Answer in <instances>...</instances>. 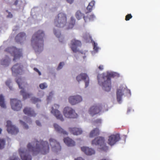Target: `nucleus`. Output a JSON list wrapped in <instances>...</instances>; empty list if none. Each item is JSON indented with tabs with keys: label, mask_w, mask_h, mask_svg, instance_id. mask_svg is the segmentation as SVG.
Returning <instances> with one entry per match:
<instances>
[{
	"label": "nucleus",
	"mask_w": 160,
	"mask_h": 160,
	"mask_svg": "<svg viewBox=\"0 0 160 160\" xmlns=\"http://www.w3.org/2000/svg\"><path fill=\"white\" fill-rule=\"evenodd\" d=\"M81 149L85 154L88 155H92L95 153V151L94 149L87 147H81Z\"/></svg>",
	"instance_id": "aec40b11"
},
{
	"label": "nucleus",
	"mask_w": 160,
	"mask_h": 160,
	"mask_svg": "<svg viewBox=\"0 0 160 160\" xmlns=\"http://www.w3.org/2000/svg\"><path fill=\"white\" fill-rule=\"evenodd\" d=\"M11 83V81L10 79H8L6 82V85L9 87L10 89L11 90L12 89V87L10 86Z\"/></svg>",
	"instance_id": "c9c22d12"
},
{
	"label": "nucleus",
	"mask_w": 160,
	"mask_h": 160,
	"mask_svg": "<svg viewBox=\"0 0 160 160\" xmlns=\"http://www.w3.org/2000/svg\"><path fill=\"white\" fill-rule=\"evenodd\" d=\"M5 143V140L3 139L0 138V149H2L4 148Z\"/></svg>",
	"instance_id": "2f4dec72"
},
{
	"label": "nucleus",
	"mask_w": 160,
	"mask_h": 160,
	"mask_svg": "<svg viewBox=\"0 0 160 160\" xmlns=\"http://www.w3.org/2000/svg\"><path fill=\"white\" fill-rule=\"evenodd\" d=\"M64 116L68 118H75L78 117V114L72 108L68 107L65 108L63 110Z\"/></svg>",
	"instance_id": "0eeeda50"
},
{
	"label": "nucleus",
	"mask_w": 160,
	"mask_h": 160,
	"mask_svg": "<svg viewBox=\"0 0 160 160\" xmlns=\"http://www.w3.org/2000/svg\"><path fill=\"white\" fill-rule=\"evenodd\" d=\"M58 160L57 159H53V160Z\"/></svg>",
	"instance_id": "5fc2aeb1"
},
{
	"label": "nucleus",
	"mask_w": 160,
	"mask_h": 160,
	"mask_svg": "<svg viewBox=\"0 0 160 160\" xmlns=\"http://www.w3.org/2000/svg\"><path fill=\"white\" fill-rule=\"evenodd\" d=\"M99 69L101 71L103 69V66L102 65H100L98 67Z\"/></svg>",
	"instance_id": "a18cd8bd"
},
{
	"label": "nucleus",
	"mask_w": 160,
	"mask_h": 160,
	"mask_svg": "<svg viewBox=\"0 0 160 160\" xmlns=\"http://www.w3.org/2000/svg\"><path fill=\"white\" fill-rule=\"evenodd\" d=\"M49 141L50 145L53 150L57 151L58 150L61 149V146L59 143L55 140L50 138Z\"/></svg>",
	"instance_id": "a211bd4d"
},
{
	"label": "nucleus",
	"mask_w": 160,
	"mask_h": 160,
	"mask_svg": "<svg viewBox=\"0 0 160 160\" xmlns=\"http://www.w3.org/2000/svg\"><path fill=\"white\" fill-rule=\"evenodd\" d=\"M31 100L32 102L34 103H35L38 102H40L41 101L40 99L35 97H32L31 98Z\"/></svg>",
	"instance_id": "473e14b6"
},
{
	"label": "nucleus",
	"mask_w": 160,
	"mask_h": 160,
	"mask_svg": "<svg viewBox=\"0 0 160 160\" xmlns=\"http://www.w3.org/2000/svg\"><path fill=\"white\" fill-rule=\"evenodd\" d=\"M76 79L78 82L84 80L85 83V88L88 87L89 85V79L86 73H81L77 76Z\"/></svg>",
	"instance_id": "f3484780"
},
{
	"label": "nucleus",
	"mask_w": 160,
	"mask_h": 160,
	"mask_svg": "<svg viewBox=\"0 0 160 160\" xmlns=\"http://www.w3.org/2000/svg\"><path fill=\"white\" fill-rule=\"evenodd\" d=\"M126 90L125 87H120V88L118 89L117 92V99L118 103H120L122 100V96L123 95V92Z\"/></svg>",
	"instance_id": "6ab92c4d"
},
{
	"label": "nucleus",
	"mask_w": 160,
	"mask_h": 160,
	"mask_svg": "<svg viewBox=\"0 0 160 160\" xmlns=\"http://www.w3.org/2000/svg\"><path fill=\"white\" fill-rule=\"evenodd\" d=\"M25 37V33L23 32H21L17 35L15 38V40L17 42L21 43L22 42V38Z\"/></svg>",
	"instance_id": "b1692460"
},
{
	"label": "nucleus",
	"mask_w": 160,
	"mask_h": 160,
	"mask_svg": "<svg viewBox=\"0 0 160 160\" xmlns=\"http://www.w3.org/2000/svg\"><path fill=\"white\" fill-rule=\"evenodd\" d=\"M132 18V16L131 14H128L125 17V20L126 21H128Z\"/></svg>",
	"instance_id": "e433bc0d"
},
{
	"label": "nucleus",
	"mask_w": 160,
	"mask_h": 160,
	"mask_svg": "<svg viewBox=\"0 0 160 160\" xmlns=\"http://www.w3.org/2000/svg\"><path fill=\"white\" fill-rule=\"evenodd\" d=\"M23 111L25 114L30 116L34 117L36 115V114L35 113L32 108L27 107L24 108Z\"/></svg>",
	"instance_id": "4be33fe9"
},
{
	"label": "nucleus",
	"mask_w": 160,
	"mask_h": 160,
	"mask_svg": "<svg viewBox=\"0 0 160 160\" xmlns=\"http://www.w3.org/2000/svg\"><path fill=\"white\" fill-rule=\"evenodd\" d=\"M53 32L55 35L56 36V37L58 38H60L61 33H60L59 32H57L55 30H54Z\"/></svg>",
	"instance_id": "37998d69"
},
{
	"label": "nucleus",
	"mask_w": 160,
	"mask_h": 160,
	"mask_svg": "<svg viewBox=\"0 0 160 160\" xmlns=\"http://www.w3.org/2000/svg\"><path fill=\"white\" fill-rule=\"evenodd\" d=\"M69 132L74 135H78L82 133V131L80 129L76 128H69Z\"/></svg>",
	"instance_id": "5701e85b"
},
{
	"label": "nucleus",
	"mask_w": 160,
	"mask_h": 160,
	"mask_svg": "<svg viewBox=\"0 0 160 160\" xmlns=\"http://www.w3.org/2000/svg\"><path fill=\"white\" fill-rule=\"evenodd\" d=\"M10 103L12 109L14 111H19L22 108V105L21 101L16 99H11Z\"/></svg>",
	"instance_id": "1a4fd4ad"
},
{
	"label": "nucleus",
	"mask_w": 160,
	"mask_h": 160,
	"mask_svg": "<svg viewBox=\"0 0 160 160\" xmlns=\"http://www.w3.org/2000/svg\"><path fill=\"white\" fill-rule=\"evenodd\" d=\"M67 1L70 4H71L73 1V0H67Z\"/></svg>",
	"instance_id": "3c124183"
},
{
	"label": "nucleus",
	"mask_w": 160,
	"mask_h": 160,
	"mask_svg": "<svg viewBox=\"0 0 160 160\" xmlns=\"http://www.w3.org/2000/svg\"><path fill=\"white\" fill-rule=\"evenodd\" d=\"M27 149L21 148L19 149V153L22 160H32L30 153L33 155L40 153L46 154L49 152V148L48 142L42 140L39 141L35 140L27 145Z\"/></svg>",
	"instance_id": "f257e3e1"
},
{
	"label": "nucleus",
	"mask_w": 160,
	"mask_h": 160,
	"mask_svg": "<svg viewBox=\"0 0 160 160\" xmlns=\"http://www.w3.org/2000/svg\"><path fill=\"white\" fill-rule=\"evenodd\" d=\"M95 2L94 1H92L89 3L88 5V8L90 6H92V7L94 6Z\"/></svg>",
	"instance_id": "79ce46f5"
},
{
	"label": "nucleus",
	"mask_w": 160,
	"mask_h": 160,
	"mask_svg": "<svg viewBox=\"0 0 160 160\" xmlns=\"http://www.w3.org/2000/svg\"><path fill=\"white\" fill-rule=\"evenodd\" d=\"M0 106L3 108H6L4 97L2 95H0Z\"/></svg>",
	"instance_id": "c85d7f7f"
},
{
	"label": "nucleus",
	"mask_w": 160,
	"mask_h": 160,
	"mask_svg": "<svg viewBox=\"0 0 160 160\" xmlns=\"http://www.w3.org/2000/svg\"><path fill=\"white\" fill-rule=\"evenodd\" d=\"M39 87L41 89H43L47 88V85L46 83L44 82L40 84Z\"/></svg>",
	"instance_id": "72a5a7b5"
},
{
	"label": "nucleus",
	"mask_w": 160,
	"mask_h": 160,
	"mask_svg": "<svg viewBox=\"0 0 160 160\" xmlns=\"http://www.w3.org/2000/svg\"><path fill=\"white\" fill-rule=\"evenodd\" d=\"M82 101V98L79 95L71 96L68 98L69 102L72 105L76 104Z\"/></svg>",
	"instance_id": "2eb2a0df"
},
{
	"label": "nucleus",
	"mask_w": 160,
	"mask_h": 160,
	"mask_svg": "<svg viewBox=\"0 0 160 160\" xmlns=\"http://www.w3.org/2000/svg\"><path fill=\"white\" fill-rule=\"evenodd\" d=\"M67 23L66 15L64 13H59L56 17L54 21L55 25L57 27L62 28Z\"/></svg>",
	"instance_id": "39448f33"
},
{
	"label": "nucleus",
	"mask_w": 160,
	"mask_h": 160,
	"mask_svg": "<svg viewBox=\"0 0 160 160\" xmlns=\"http://www.w3.org/2000/svg\"><path fill=\"white\" fill-rule=\"evenodd\" d=\"M10 160H20L18 157L13 155L11 157L9 158Z\"/></svg>",
	"instance_id": "58836bf2"
},
{
	"label": "nucleus",
	"mask_w": 160,
	"mask_h": 160,
	"mask_svg": "<svg viewBox=\"0 0 160 160\" xmlns=\"http://www.w3.org/2000/svg\"><path fill=\"white\" fill-rule=\"evenodd\" d=\"M6 127L7 131L9 133L16 134L19 132L18 129L15 126L12 124L11 121H8L7 122Z\"/></svg>",
	"instance_id": "9d476101"
},
{
	"label": "nucleus",
	"mask_w": 160,
	"mask_h": 160,
	"mask_svg": "<svg viewBox=\"0 0 160 160\" xmlns=\"http://www.w3.org/2000/svg\"><path fill=\"white\" fill-rule=\"evenodd\" d=\"M13 15L10 12H8V14L7 16V17L8 18H12Z\"/></svg>",
	"instance_id": "49530a36"
},
{
	"label": "nucleus",
	"mask_w": 160,
	"mask_h": 160,
	"mask_svg": "<svg viewBox=\"0 0 160 160\" xmlns=\"http://www.w3.org/2000/svg\"><path fill=\"white\" fill-rule=\"evenodd\" d=\"M98 44L97 43L93 42V49L96 51L98 50Z\"/></svg>",
	"instance_id": "ea45409f"
},
{
	"label": "nucleus",
	"mask_w": 160,
	"mask_h": 160,
	"mask_svg": "<svg viewBox=\"0 0 160 160\" xmlns=\"http://www.w3.org/2000/svg\"><path fill=\"white\" fill-rule=\"evenodd\" d=\"M96 123H101V120L100 119H98L95 121Z\"/></svg>",
	"instance_id": "de8ad7c7"
},
{
	"label": "nucleus",
	"mask_w": 160,
	"mask_h": 160,
	"mask_svg": "<svg viewBox=\"0 0 160 160\" xmlns=\"http://www.w3.org/2000/svg\"><path fill=\"white\" fill-rule=\"evenodd\" d=\"M21 80V79L17 80L16 82L17 83L19 88L20 89H22L20 91L21 94L23 96V98L24 99H26L27 98H29L30 95H31V94L28 93H26L24 90V87H22V86H23V83H20L19 80Z\"/></svg>",
	"instance_id": "dca6fc26"
},
{
	"label": "nucleus",
	"mask_w": 160,
	"mask_h": 160,
	"mask_svg": "<svg viewBox=\"0 0 160 160\" xmlns=\"http://www.w3.org/2000/svg\"><path fill=\"white\" fill-rule=\"evenodd\" d=\"M117 74L114 72H107L103 73L98 76V84L105 91L109 92L111 88V78L116 76Z\"/></svg>",
	"instance_id": "f03ea898"
},
{
	"label": "nucleus",
	"mask_w": 160,
	"mask_h": 160,
	"mask_svg": "<svg viewBox=\"0 0 160 160\" xmlns=\"http://www.w3.org/2000/svg\"><path fill=\"white\" fill-rule=\"evenodd\" d=\"M18 0H16L14 2V4L16 5L18 4Z\"/></svg>",
	"instance_id": "603ef678"
},
{
	"label": "nucleus",
	"mask_w": 160,
	"mask_h": 160,
	"mask_svg": "<svg viewBox=\"0 0 160 160\" xmlns=\"http://www.w3.org/2000/svg\"><path fill=\"white\" fill-rule=\"evenodd\" d=\"M20 122L21 124L23 125L24 128L25 129H28V126L25 122H23L22 120H20Z\"/></svg>",
	"instance_id": "f704fd0d"
},
{
	"label": "nucleus",
	"mask_w": 160,
	"mask_h": 160,
	"mask_svg": "<svg viewBox=\"0 0 160 160\" xmlns=\"http://www.w3.org/2000/svg\"><path fill=\"white\" fill-rule=\"evenodd\" d=\"M93 7L92 6H90L88 8V6L87 8V11H86V13H87L91 12L92 10Z\"/></svg>",
	"instance_id": "4c0bfd02"
},
{
	"label": "nucleus",
	"mask_w": 160,
	"mask_h": 160,
	"mask_svg": "<svg viewBox=\"0 0 160 160\" xmlns=\"http://www.w3.org/2000/svg\"><path fill=\"white\" fill-rule=\"evenodd\" d=\"M33 69L35 71L38 73L39 75H41V72L39 71V70L37 68H34Z\"/></svg>",
	"instance_id": "c03bdc74"
},
{
	"label": "nucleus",
	"mask_w": 160,
	"mask_h": 160,
	"mask_svg": "<svg viewBox=\"0 0 160 160\" xmlns=\"http://www.w3.org/2000/svg\"><path fill=\"white\" fill-rule=\"evenodd\" d=\"M10 59L8 57H7L5 59H3L1 61V64L2 65L8 66L10 62Z\"/></svg>",
	"instance_id": "c756f323"
},
{
	"label": "nucleus",
	"mask_w": 160,
	"mask_h": 160,
	"mask_svg": "<svg viewBox=\"0 0 160 160\" xmlns=\"http://www.w3.org/2000/svg\"><path fill=\"white\" fill-rule=\"evenodd\" d=\"M120 139L119 134H112L108 137V143L111 146L114 145Z\"/></svg>",
	"instance_id": "4468645a"
},
{
	"label": "nucleus",
	"mask_w": 160,
	"mask_h": 160,
	"mask_svg": "<svg viewBox=\"0 0 160 160\" xmlns=\"http://www.w3.org/2000/svg\"><path fill=\"white\" fill-rule=\"evenodd\" d=\"M102 109V107L101 104H95L90 108L88 112L90 114L93 116L99 113Z\"/></svg>",
	"instance_id": "6e6552de"
},
{
	"label": "nucleus",
	"mask_w": 160,
	"mask_h": 160,
	"mask_svg": "<svg viewBox=\"0 0 160 160\" xmlns=\"http://www.w3.org/2000/svg\"><path fill=\"white\" fill-rule=\"evenodd\" d=\"M13 74H22L23 72V66L21 64L17 63L13 66L11 68Z\"/></svg>",
	"instance_id": "f8f14e48"
},
{
	"label": "nucleus",
	"mask_w": 160,
	"mask_h": 160,
	"mask_svg": "<svg viewBox=\"0 0 160 160\" xmlns=\"http://www.w3.org/2000/svg\"><path fill=\"white\" fill-rule=\"evenodd\" d=\"M63 140L65 144L68 146H73L75 145L74 141L68 137L65 138Z\"/></svg>",
	"instance_id": "393cba45"
},
{
	"label": "nucleus",
	"mask_w": 160,
	"mask_h": 160,
	"mask_svg": "<svg viewBox=\"0 0 160 160\" xmlns=\"http://www.w3.org/2000/svg\"><path fill=\"white\" fill-rule=\"evenodd\" d=\"M75 160H85L83 158L81 157H78L77 158H75Z\"/></svg>",
	"instance_id": "8fccbe9b"
},
{
	"label": "nucleus",
	"mask_w": 160,
	"mask_h": 160,
	"mask_svg": "<svg viewBox=\"0 0 160 160\" xmlns=\"http://www.w3.org/2000/svg\"><path fill=\"white\" fill-rule=\"evenodd\" d=\"M2 131V129L0 128V134L1 133Z\"/></svg>",
	"instance_id": "864d4df0"
},
{
	"label": "nucleus",
	"mask_w": 160,
	"mask_h": 160,
	"mask_svg": "<svg viewBox=\"0 0 160 160\" xmlns=\"http://www.w3.org/2000/svg\"><path fill=\"white\" fill-rule=\"evenodd\" d=\"M76 17L79 20L82 17L83 18L84 16H83V14L80 11H78L76 13Z\"/></svg>",
	"instance_id": "7c9ffc66"
},
{
	"label": "nucleus",
	"mask_w": 160,
	"mask_h": 160,
	"mask_svg": "<svg viewBox=\"0 0 160 160\" xmlns=\"http://www.w3.org/2000/svg\"><path fill=\"white\" fill-rule=\"evenodd\" d=\"M81 44L80 41L74 39L71 41L70 46L73 52H76L78 51V48L81 47Z\"/></svg>",
	"instance_id": "ddd939ff"
},
{
	"label": "nucleus",
	"mask_w": 160,
	"mask_h": 160,
	"mask_svg": "<svg viewBox=\"0 0 160 160\" xmlns=\"http://www.w3.org/2000/svg\"><path fill=\"white\" fill-rule=\"evenodd\" d=\"M53 126L55 131L58 133L64 135H68V132L58 124L54 123L53 125Z\"/></svg>",
	"instance_id": "412c9836"
},
{
	"label": "nucleus",
	"mask_w": 160,
	"mask_h": 160,
	"mask_svg": "<svg viewBox=\"0 0 160 160\" xmlns=\"http://www.w3.org/2000/svg\"><path fill=\"white\" fill-rule=\"evenodd\" d=\"M6 51L13 54L14 57L13 60L14 61L19 59L22 57V51L20 49L17 48L15 47H10L7 48Z\"/></svg>",
	"instance_id": "423d86ee"
},
{
	"label": "nucleus",
	"mask_w": 160,
	"mask_h": 160,
	"mask_svg": "<svg viewBox=\"0 0 160 160\" xmlns=\"http://www.w3.org/2000/svg\"><path fill=\"white\" fill-rule=\"evenodd\" d=\"M64 63L63 62H61L59 64L58 67L57 68V69L58 70H59L61 69L62 67H63V66L64 65Z\"/></svg>",
	"instance_id": "a19ab883"
},
{
	"label": "nucleus",
	"mask_w": 160,
	"mask_h": 160,
	"mask_svg": "<svg viewBox=\"0 0 160 160\" xmlns=\"http://www.w3.org/2000/svg\"><path fill=\"white\" fill-rule=\"evenodd\" d=\"M75 23V20L74 18L72 17L71 18L70 22L67 27V29L69 30V29H72L74 26Z\"/></svg>",
	"instance_id": "bb28decb"
},
{
	"label": "nucleus",
	"mask_w": 160,
	"mask_h": 160,
	"mask_svg": "<svg viewBox=\"0 0 160 160\" xmlns=\"http://www.w3.org/2000/svg\"><path fill=\"white\" fill-rule=\"evenodd\" d=\"M95 18V17L93 14H92L89 16L84 17L83 18L85 22H88L94 20Z\"/></svg>",
	"instance_id": "cd10ccee"
},
{
	"label": "nucleus",
	"mask_w": 160,
	"mask_h": 160,
	"mask_svg": "<svg viewBox=\"0 0 160 160\" xmlns=\"http://www.w3.org/2000/svg\"><path fill=\"white\" fill-rule=\"evenodd\" d=\"M44 36L43 31L40 30L33 34L31 40V45L35 50H38L43 47V38Z\"/></svg>",
	"instance_id": "7ed1b4c3"
},
{
	"label": "nucleus",
	"mask_w": 160,
	"mask_h": 160,
	"mask_svg": "<svg viewBox=\"0 0 160 160\" xmlns=\"http://www.w3.org/2000/svg\"><path fill=\"white\" fill-rule=\"evenodd\" d=\"M59 105L58 104H54L53 107L52 108L51 112L56 117L57 119H59L61 121H62L64 120L62 116L57 109L59 108Z\"/></svg>",
	"instance_id": "9b49d317"
},
{
	"label": "nucleus",
	"mask_w": 160,
	"mask_h": 160,
	"mask_svg": "<svg viewBox=\"0 0 160 160\" xmlns=\"http://www.w3.org/2000/svg\"><path fill=\"white\" fill-rule=\"evenodd\" d=\"M99 134V129L98 128H95L91 131L89 134V137L92 138L98 135Z\"/></svg>",
	"instance_id": "a878e982"
},
{
	"label": "nucleus",
	"mask_w": 160,
	"mask_h": 160,
	"mask_svg": "<svg viewBox=\"0 0 160 160\" xmlns=\"http://www.w3.org/2000/svg\"><path fill=\"white\" fill-rule=\"evenodd\" d=\"M36 123L37 125L38 126H41V123L39 121H38V120L36 121Z\"/></svg>",
	"instance_id": "09e8293b"
},
{
	"label": "nucleus",
	"mask_w": 160,
	"mask_h": 160,
	"mask_svg": "<svg viewBox=\"0 0 160 160\" xmlns=\"http://www.w3.org/2000/svg\"><path fill=\"white\" fill-rule=\"evenodd\" d=\"M92 144L98 145V148L102 151H106L108 149V147L106 145L105 138L102 137L95 138L92 141Z\"/></svg>",
	"instance_id": "20e7f679"
}]
</instances>
